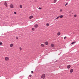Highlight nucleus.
Segmentation results:
<instances>
[{
    "label": "nucleus",
    "instance_id": "f257e3e1",
    "mask_svg": "<svg viewBox=\"0 0 79 79\" xmlns=\"http://www.w3.org/2000/svg\"><path fill=\"white\" fill-rule=\"evenodd\" d=\"M45 74H43L41 76V78L42 79H45Z\"/></svg>",
    "mask_w": 79,
    "mask_h": 79
},
{
    "label": "nucleus",
    "instance_id": "f03ea898",
    "mask_svg": "<svg viewBox=\"0 0 79 79\" xmlns=\"http://www.w3.org/2000/svg\"><path fill=\"white\" fill-rule=\"evenodd\" d=\"M4 5L6 6V7H7V6H8V4H7V3H6V1L5 2Z\"/></svg>",
    "mask_w": 79,
    "mask_h": 79
},
{
    "label": "nucleus",
    "instance_id": "7ed1b4c3",
    "mask_svg": "<svg viewBox=\"0 0 79 79\" xmlns=\"http://www.w3.org/2000/svg\"><path fill=\"white\" fill-rule=\"evenodd\" d=\"M5 60L6 61H8L9 60V58L8 57H6L5 58Z\"/></svg>",
    "mask_w": 79,
    "mask_h": 79
},
{
    "label": "nucleus",
    "instance_id": "20e7f679",
    "mask_svg": "<svg viewBox=\"0 0 79 79\" xmlns=\"http://www.w3.org/2000/svg\"><path fill=\"white\" fill-rule=\"evenodd\" d=\"M10 7L11 8H13V4H11L10 6Z\"/></svg>",
    "mask_w": 79,
    "mask_h": 79
},
{
    "label": "nucleus",
    "instance_id": "39448f33",
    "mask_svg": "<svg viewBox=\"0 0 79 79\" xmlns=\"http://www.w3.org/2000/svg\"><path fill=\"white\" fill-rule=\"evenodd\" d=\"M44 44L45 45H47L48 44V42L47 41H46L44 42Z\"/></svg>",
    "mask_w": 79,
    "mask_h": 79
},
{
    "label": "nucleus",
    "instance_id": "423d86ee",
    "mask_svg": "<svg viewBox=\"0 0 79 79\" xmlns=\"http://www.w3.org/2000/svg\"><path fill=\"white\" fill-rule=\"evenodd\" d=\"M71 68V65H69L67 66L68 69H69Z\"/></svg>",
    "mask_w": 79,
    "mask_h": 79
},
{
    "label": "nucleus",
    "instance_id": "0eeeda50",
    "mask_svg": "<svg viewBox=\"0 0 79 79\" xmlns=\"http://www.w3.org/2000/svg\"><path fill=\"white\" fill-rule=\"evenodd\" d=\"M51 47H52V48L55 47V45H54V44H52Z\"/></svg>",
    "mask_w": 79,
    "mask_h": 79
},
{
    "label": "nucleus",
    "instance_id": "6e6552de",
    "mask_svg": "<svg viewBox=\"0 0 79 79\" xmlns=\"http://www.w3.org/2000/svg\"><path fill=\"white\" fill-rule=\"evenodd\" d=\"M33 18V16L32 15H31L29 17V19H32Z\"/></svg>",
    "mask_w": 79,
    "mask_h": 79
},
{
    "label": "nucleus",
    "instance_id": "1a4fd4ad",
    "mask_svg": "<svg viewBox=\"0 0 79 79\" xmlns=\"http://www.w3.org/2000/svg\"><path fill=\"white\" fill-rule=\"evenodd\" d=\"M34 26H35V27L36 28H37V27H38V25H37V24L35 25Z\"/></svg>",
    "mask_w": 79,
    "mask_h": 79
},
{
    "label": "nucleus",
    "instance_id": "9d476101",
    "mask_svg": "<svg viewBox=\"0 0 79 79\" xmlns=\"http://www.w3.org/2000/svg\"><path fill=\"white\" fill-rule=\"evenodd\" d=\"M60 34H61V33L60 32H59L57 33V35L58 36L60 35Z\"/></svg>",
    "mask_w": 79,
    "mask_h": 79
},
{
    "label": "nucleus",
    "instance_id": "9b49d317",
    "mask_svg": "<svg viewBox=\"0 0 79 79\" xmlns=\"http://www.w3.org/2000/svg\"><path fill=\"white\" fill-rule=\"evenodd\" d=\"M73 69H71L70 70V73H73Z\"/></svg>",
    "mask_w": 79,
    "mask_h": 79
},
{
    "label": "nucleus",
    "instance_id": "f8f14e48",
    "mask_svg": "<svg viewBox=\"0 0 79 79\" xmlns=\"http://www.w3.org/2000/svg\"><path fill=\"white\" fill-rule=\"evenodd\" d=\"M63 17V15H61L59 16V17H60V18H62Z\"/></svg>",
    "mask_w": 79,
    "mask_h": 79
},
{
    "label": "nucleus",
    "instance_id": "ddd939ff",
    "mask_svg": "<svg viewBox=\"0 0 79 79\" xmlns=\"http://www.w3.org/2000/svg\"><path fill=\"white\" fill-rule=\"evenodd\" d=\"M19 7L20 8H23V6H22V5H19Z\"/></svg>",
    "mask_w": 79,
    "mask_h": 79
},
{
    "label": "nucleus",
    "instance_id": "4468645a",
    "mask_svg": "<svg viewBox=\"0 0 79 79\" xmlns=\"http://www.w3.org/2000/svg\"><path fill=\"white\" fill-rule=\"evenodd\" d=\"M13 46V44H11L10 45V47H12Z\"/></svg>",
    "mask_w": 79,
    "mask_h": 79
},
{
    "label": "nucleus",
    "instance_id": "2eb2a0df",
    "mask_svg": "<svg viewBox=\"0 0 79 79\" xmlns=\"http://www.w3.org/2000/svg\"><path fill=\"white\" fill-rule=\"evenodd\" d=\"M41 47H44V44H42L41 45Z\"/></svg>",
    "mask_w": 79,
    "mask_h": 79
},
{
    "label": "nucleus",
    "instance_id": "dca6fc26",
    "mask_svg": "<svg viewBox=\"0 0 79 79\" xmlns=\"http://www.w3.org/2000/svg\"><path fill=\"white\" fill-rule=\"evenodd\" d=\"M76 43V42L74 41V42H73L71 44H74V43Z\"/></svg>",
    "mask_w": 79,
    "mask_h": 79
},
{
    "label": "nucleus",
    "instance_id": "f3484780",
    "mask_svg": "<svg viewBox=\"0 0 79 79\" xmlns=\"http://www.w3.org/2000/svg\"><path fill=\"white\" fill-rule=\"evenodd\" d=\"M57 2V0H54V3H55Z\"/></svg>",
    "mask_w": 79,
    "mask_h": 79
},
{
    "label": "nucleus",
    "instance_id": "a211bd4d",
    "mask_svg": "<svg viewBox=\"0 0 79 79\" xmlns=\"http://www.w3.org/2000/svg\"><path fill=\"white\" fill-rule=\"evenodd\" d=\"M46 25L47 26H49V24H48V23H47L46 24Z\"/></svg>",
    "mask_w": 79,
    "mask_h": 79
},
{
    "label": "nucleus",
    "instance_id": "6ab92c4d",
    "mask_svg": "<svg viewBox=\"0 0 79 79\" xmlns=\"http://www.w3.org/2000/svg\"><path fill=\"white\" fill-rule=\"evenodd\" d=\"M32 30L33 31H34V30H35V29L34 28H32Z\"/></svg>",
    "mask_w": 79,
    "mask_h": 79
},
{
    "label": "nucleus",
    "instance_id": "aec40b11",
    "mask_svg": "<svg viewBox=\"0 0 79 79\" xmlns=\"http://www.w3.org/2000/svg\"><path fill=\"white\" fill-rule=\"evenodd\" d=\"M68 2H67L65 5V6H66V5H68Z\"/></svg>",
    "mask_w": 79,
    "mask_h": 79
},
{
    "label": "nucleus",
    "instance_id": "412c9836",
    "mask_svg": "<svg viewBox=\"0 0 79 79\" xmlns=\"http://www.w3.org/2000/svg\"><path fill=\"white\" fill-rule=\"evenodd\" d=\"M60 18V16H58V17H57L56 18V19H58V18Z\"/></svg>",
    "mask_w": 79,
    "mask_h": 79
},
{
    "label": "nucleus",
    "instance_id": "4be33fe9",
    "mask_svg": "<svg viewBox=\"0 0 79 79\" xmlns=\"http://www.w3.org/2000/svg\"><path fill=\"white\" fill-rule=\"evenodd\" d=\"M76 16H77V15H74V18H75V17H76Z\"/></svg>",
    "mask_w": 79,
    "mask_h": 79
},
{
    "label": "nucleus",
    "instance_id": "5701e85b",
    "mask_svg": "<svg viewBox=\"0 0 79 79\" xmlns=\"http://www.w3.org/2000/svg\"><path fill=\"white\" fill-rule=\"evenodd\" d=\"M19 49H20V50H22V48H21V47H20Z\"/></svg>",
    "mask_w": 79,
    "mask_h": 79
},
{
    "label": "nucleus",
    "instance_id": "b1692460",
    "mask_svg": "<svg viewBox=\"0 0 79 79\" xmlns=\"http://www.w3.org/2000/svg\"><path fill=\"white\" fill-rule=\"evenodd\" d=\"M38 9H39V10H41V9H42V8H41V7H39V8H38Z\"/></svg>",
    "mask_w": 79,
    "mask_h": 79
},
{
    "label": "nucleus",
    "instance_id": "393cba45",
    "mask_svg": "<svg viewBox=\"0 0 79 79\" xmlns=\"http://www.w3.org/2000/svg\"><path fill=\"white\" fill-rule=\"evenodd\" d=\"M66 36H65L64 38V39H66Z\"/></svg>",
    "mask_w": 79,
    "mask_h": 79
},
{
    "label": "nucleus",
    "instance_id": "a878e982",
    "mask_svg": "<svg viewBox=\"0 0 79 79\" xmlns=\"http://www.w3.org/2000/svg\"><path fill=\"white\" fill-rule=\"evenodd\" d=\"M0 45H2V42H0Z\"/></svg>",
    "mask_w": 79,
    "mask_h": 79
},
{
    "label": "nucleus",
    "instance_id": "bb28decb",
    "mask_svg": "<svg viewBox=\"0 0 79 79\" xmlns=\"http://www.w3.org/2000/svg\"><path fill=\"white\" fill-rule=\"evenodd\" d=\"M63 11V10L62 9H60V12H61V11Z\"/></svg>",
    "mask_w": 79,
    "mask_h": 79
},
{
    "label": "nucleus",
    "instance_id": "cd10ccee",
    "mask_svg": "<svg viewBox=\"0 0 79 79\" xmlns=\"http://www.w3.org/2000/svg\"><path fill=\"white\" fill-rule=\"evenodd\" d=\"M31 73H32V74H33V73H34V71H31Z\"/></svg>",
    "mask_w": 79,
    "mask_h": 79
},
{
    "label": "nucleus",
    "instance_id": "c85d7f7f",
    "mask_svg": "<svg viewBox=\"0 0 79 79\" xmlns=\"http://www.w3.org/2000/svg\"><path fill=\"white\" fill-rule=\"evenodd\" d=\"M14 14H16V12H14Z\"/></svg>",
    "mask_w": 79,
    "mask_h": 79
},
{
    "label": "nucleus",
    "instance_id": "c756f323",
    "mask_svg": "<svg viewBox=\"0 0 79 79\" xmlns=\"http://www.w3.org/2000/svg\"><path fill=\"white\" fill-rule=\"evenodd\" d=\"M29 76L30 77H31V76H32V75H30Z\"/></svg>",
    "mask_w": 79,
    "mask_h": 79
},
{
    "label": "nucleus",
    "instance_id": "7c9ffc66",
    "mask_svg": "<svg viewBox=\"0 0 79 79\" xmlns=\"http://www.w3.org/2000/svg\"><path fill=\"white\" fill-rule=\"evenodd\" d=\"M16 39H18V37H17V36L16 37Z\"/></svg>",
    "mask_w": 79,
    "mask_h": 79
},
{
    "label": "nucleus",
    "instance_id": "2f4dec72",
    "mask_svg": "<svg viewBox=\"0 0 79 79\" xmlns=\"http://www.w3.org/2000/svg\"><path fill=\"white\" fill-rule=\"evenodd\" d=\"M58 55H60V54H58Z\"/></svg>",
    "mask_w": 79,
    "mask_h": 79
}]
</instances>
